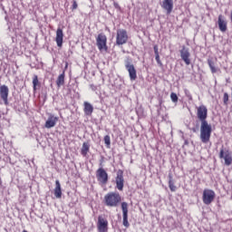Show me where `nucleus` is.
Masks as SVG:
<instances>
[{"mask_svg": "<svg viewBox=\"0 0 232 232\" xmlns=\"http://www.w3.org/2000/svg\"><path fill=\"white\" fill-rule=\"evenodd\" d=\"M108 38L106 37V34L104 33H101L98 34L96 38V45L98 47V50L100 52H108Z\"/></svg>", "mask_w": 232, "mask_h": 232, "instance_id": "obj_3", "label": "nucleus"}, {"mask_svg": "<svg viewBox=\"0 0 232 232\" xmlns=\"http://www.w3.org/2000/svg\"><path fill=\"white\" fill-rule=\"evenodd\" d=\"M170 99L172 102H179V96H177V93L175 92L170 93Z\"/></svg>", "mask_w": 232, "mask_h": 232, "instance_id": "obj_27", "label": "nucleus"}, {"mask_svg": "<svg viewBox=\"0 0 232 232\" xmlns=\"http://www.w3.org/2000/svg\"><path fill=\"white\" fill-rule=\"evenodd\" d=\"M155 60L158 63L159 66L162 67V62L160 61V55H155Z\"/></svg>", "mask_w": 232, "mask_h": 232, "instance_id": "obj_28", "label": "nucleus"}, {"mask_svg": "<svg viewBox=\"0 0 232 232\" xmlns=\"http://www.w3.org/2000/svg\"><path fill=\"white\" fill-rule=\"evenodd\" d=\"M1 6H2L3 10H5V6H3V5H1Z\"/></svg>", "mask_w": 232, "mask_h": 232, "instance_id": "obj_33", "label": "nucleus"}, {"mask_svg": "<svg viewBox=\"0 0 232 232\" xmlns=\"http://www.w3.org/2000/svg\"><path fill=\"white\" fill-rule=\"evenodd\" d=\"M169 188L170 191H177V186H175V182L173 181V175L169 174Z\"/></svg>", "mask_w": 232, "mask_h": 232, "instance_id": "obj_23", "label": "nucleus"}, {"mask_svg": "<svg viewBox=\"0 0 232 232\" xmlns=\"http://www.w3.org/2000/svg\"><path fill=\"white\" fill-rule=\"evenodd\" d=\"M128 43V31L125 29H117L116 44L117 46H122Z\"/></svg>", "mask_w": 232, "mask_h": 232, "instance_id": "obj_5", "label": "nucleus"}, {"mask_svg": "<svg viewBox=\"0 0 232 232\" xmlns=\"http://www.w3.org/2000/svg\"><path fill=\"white\" fill-rule=\"evenodd\" d=\"M54 197L56 198H63V191L61 190V182L59 181V179L55 180Z\"/></svg>", "mask_w": 232, "mask_h": 232, "instance_id": "obj_20", "label": "nucleus"}, {"mask_svg": "<svg viewBox=\"0 0 232 232\" xmlns=\"http://www.w3.org/2000/svg\"><path fill=\"white\" fill-rule=\"evenodd\" d=\"M219 159H224L226 166H231L232 155L231 151L227 149H224V146L220 149Z\"/></svg>", "mask_w": 232, "mask_h": 232, "instance_id": "obj_8", "label": "nucleus"}, {"mask_svg": "<svg viewBox=\"0 0 232 232\" xmlns=\"http://www.w3.org/2000/svg\"><path fill=\"white\" fill-rule=\"evenodd\" d=\"M115 182L116 189H118L119 191H122L124 189V171H122V169H118L116 173Z\"/></svg>", "mask_w": 232, "mask_h": 232, "instance_id": "obj_9", "label": "nucleus"}, {"mask_svg": "<svg viewBox=\"0 0 232 232\" xmlns=\"http://www.w3.org/2000/svg\"><path fill=\"white\" fill-rule=\"evenodd\" d=\"M154 53H155V55H159V46H157V45H154Z\"/></svg>", "mask_w": 232, "mask_h": 232, "instance_id": "obj_31", "label": "nucleus"}, {"mask_svg": "<svg viewBox=\"0 0 232 232\" xmlns=\"http://www.w3.org/2000/svg\"><path fill=\"white\" fill-rule=\"evenodd\" d=\"M103 140L107 148H110V146H111V139L110 138V135L104 136Z\"/></svg>", "mask_w": 232, "mask_h": 232, "instance_id": "obj_25", "label": "nucleus"}, {"mask_svg": "<svg viewBox=\"0 0 232 232\" xmlns=\"http://www.w3.org/2000/svg\"><path fill=\"white\" fill-rule=\"evenodd\" d=\"M179 53L185 64H187V66H189L191 64V59H189V57H191V53H189V48L186 47V45H182Z\"/></svg>", "mask_w": 232, "mask_h": 232, "instance_id": "obj_10", "label": "nucleus"}, {"mask_svg": "<svg viewBox=\"0 0 232 232\" xmlns=\"http://www.w3.org/2000/svg\"><path fill=\"white\" fill-rule=\"evenodd\" d=\"M8 93H10V90L8 89V86L6 85L0 86V97L5 106H8Z\"/></svg>", "mask_w": 232, "mask_h": 232, "instance_id": "obj_14", "label": "nucleus"}, {"mask_svg": "<svg viewBox=\"0 0 232 232\" xmlns=\"http://www.w3.org/2000/svg\"><path fill=\"white\" fill-rule=\"evenodd\" d=\"M78 5H77V1L76 0H72V10L73 11V10H77V8H78Z\"/></svg>", "mask_w": 232, "mask_h": 232, "instance_id": "obj_29", "label": "nucleus"}, {"mask_svg": "<svg viewBox=\"0 0 232 232\" xmlns=\"http://www.w3.org/2000/svg\"><path fill=\"white\" fill-rule=\"evenodd\" d=\"M96 179L99 184H102V186H106V184H108V172H106L104 168L101 167L96 170Z\"/></svg>", "mask_w": 232, "mask_h": 232, "instance_id": "obj_6", "label": "nucleus"}, {"mask_svg": "<svg viewBox=\"0 0 232 232\" xmlns=\"http://www.w3.org/2000/svg\"><path fill=\"white\" fill-rule=\"evenodd\" d=\"M218 24L220 32L227 31V23L225 21L224 16L222 14L218 15Z\"/></svg>", "mask_w": 232, "mask_h": 232, "instance_id": "obj_15", "label": "nucleus"}, {"mask_svg": "<svg viewBox=\"0 0 232 232\" xmlns=\"http://www.w3.org/2000/svg\"><path fill=\"white\" fill-rule=\"evenodd\" d=\"M228 102H229V94L227 92H225L223 95V104L225 106H227Z\"/></svg>", "mask_w": 232, "mask_h": 232, "instance_id": "obj_26", "label": "nucleus"}, {"mask_svg": "<svg viewBox=\"0 0 232 232\" xmlns=\"http://www.w3.org/2000/svg\"><path fill=\"white\" fill-rule=\"evenodd\" d=\"M161 7L167 11V14H171L173 12V0H164Z\"/></svg>", "mask_w": 232, "mask_h": 232, "instance_id": "obj_16", "label": "nucleus"}, {"mask_svg": "<svg viewBox=\"0 0 232 232\" xmlns=\"http://www.w3.org/2000/svg\"><path fill=\"white\" fill-rule=\"evenodd\" d=\"M37 86H41V83L39 82V77L34 74L33 77V88H34V92L37 91Z\"/></svg>", "mask_w": 232, "mask_h": 232, "instance_id": "obj_24", "label": "nucleus"}, {"mask_svg": "<svg viewBox=\"0 0 232 232\" xmlns=\"http://www.w3.org/2000/svg\"><path fill=\"white\" fill-rule=\"evenodd\" d=\"M125 69L129 72V77L130 81H136L137 80V69H135V65L131 63V59L127 58L124 61Z\"/></svg>", "mask_w": 232, "mask_h": 232, "instance_id": "obj_4", "label": "nucleus"}, {"mask_svg": "<svg viewBox=\"0 0 232 232\" xmlns=\"http://www.w3.org/2000/svg\"><path fill=\"white\" fill-rule=\"evenodd\" d=\"M197 117L201 122L200 140L203 144H208V142H209V139H211V132L213 131V129L211 128V124H209L206 120L208 119V107H206V105L197 107Z\"/></svg>", "mask_w": 232, "mask_h": 232, "instance_id": "obj_1", "label": "nucleus"}, {"mask_svg": "<svg viewBox=\"0 0 232 232\" xmlns=\"http://www.w3.org/2000/svg\"><path fill=\"white\" fill-rule=\"evenodd\" d=\"M64 72H63L62 74H60L56 80V86L58 88H61L62 86H64Z\"/></svg>", "mask_w": 232, "mask_h": 232, "instance_id": "obj_22", "label": "nucleus"}, {"mask_svg": "<svg viewBox=\"0 0 232 232\" xmlns=\"http://www.w3.org/2000/svg\"><path fill=\"white\" fill-rule=\"evenodd\" d=\"M215 191L209 188H205L203 190V196H202V200L203 203L206 206H209V204H211L213 202V200H215Z\"/></svg>", "mask_w": 232, "mask_h": 232, "instance_id": "obj_7", "label": "nucleus"}, {"mask_svg": "<svg viewBox=\"0 0 232 232\" xmlns=\"http://www.w3.org/2000/svg\"><path fill=\"white\" fill-rule=\"evenodd\" d=\"M185 93L189 101H193V96H191V92H189V91L185 90Z\"/></svg>", "mask_w": 232, "mask_h": 232, "instance_id": "obj_30", "label": "nucleus"}, {"mask_svg": "<svg viewBox=\"0 0 232 232\" xmlns=\"http://www.w3.org/2000/svg\"><path fill=\"white\" fill-rule=\"evenodd\" d=\"M83 111L84 114L88 117L92 116V113H93V105L88 102H83Z\"/></svg>", "mask_w": 232, "mask_h": 232, "instance_id": "obj_19", "label": "nucleus"}, {"mask_svg": "<svg viewBox=\"0 0 232 232\" xmlns=\"http://www.w3.org/2000/svg\"><path fill=\"white\" fill-rule=\"evenodd\" d=\"M121 211H122V217H123L122 225L124 226V227H130V222L128 221V203L127 202H121Z\"/></svg>", "mask_w": 232, "mask_h": 232, "instance_id": "obj_13", "label": "nucleus"}, {"mask_svg": "<svg viewBox=\"0 0 232 232\" xmlns=\"http://www.w3.org/2000/svg\"><path fill=\"white\" fill-rule=\"evenodd\" d=\"M97 229L98 232H108V219L102 218V216H99Z\"/></svg>", "mask_w": 232, "mask_h": 232, "instance_id": "obj_11", "label": "nucleus"}, {"mask_svg": "<svg viewBox=\"0 0 232 232\" xmlns=\"http://www.w3.org/2000/svg\"><path fill=\"white\" fill-rule=\"evenodd\" d=\"M91 88H92V90H95V86L93 85H91Z\"/></svg>", "mask_w": 232, "mask_h": 232, "instance_id": "obj_32", "label": "nucleus"}, {"mask_svg": "<svg viewBox=\"0 0 232 232\" xmlns=\"http://www.w3.org/2000/svg\"><path fill=\"white\" fill-rule=\"evenodd\" d=\"M57 122H59V117L49 113L48 119L45 121V128H47V130H50L51 128H55V125L57 124Z\"/></svg>", "mask_w": 232, "mask_h": 232, "instance_id": "obj_12", "label": "nucleus"}, {"mask_svg": "<svg viewBox=\"0 0 232 232\" xmlns=\"http://www.w3.org/2000/svg\"><path fill=\"white\" fill-rule=\"evenodd\" d=\"M122 198L119 192H109L104 196L103 203L107 208H119Z\"/></svg>", "mask_w": 232, "mask_h": 232, "instance_id": "obj_2", "label": "nucleus"}, {"mask_svg": "<svg viewBox=\"0 0 232 232\" xmlns=\"http://www.w3.org/2000/svg\"><path fill=\"white\" fill-rule=\"evenodd\" d=\"M63 37H64V34H63V29L58 28L56 31V44L58 48H63Z\"/></svg>", "mask_w": 232, "mask_h": 232, "instance_id": "obj_18", "label": "nucleus"}, {"mask_svg": "<svg viewBox=\"0 0 232 232\" xmlns=\"http://www.w3.org/2000/svg\"><path fill=\"white\" fill-rule=\"evenodd\" d=\"M8 30H10V26L8 27Z\"/></svg>", "mask_w": 232, "mask_h": 232, "instance_id": "obj_34", "label": "nucleus"}, {"mask_svg": "<svg viewBox=\"0 0 232 232\" xmlns=\"http://www.w3.org/2000/svg\"><path fill=\"white\" fill-rule=\"evenodd\" d=\"M208 64L210 68L211 73H217V72H218V67H217V58H208Z\"/></svg>", "mask_w": 232, "mask_h": 232, "instance_id": "obj_17", "label": "nucleus"}, {"mask_svg": "<svg viewBox=\"0 0 232 232\" xmlns=\"http://www.w3.org/2000/svg\"><path fill=\"white\" fill-rule=\"evenodd\" d=\"M89 151H90V143L83 142L82 149H81V155H82V157H86V155H88Z\"/></svg>", "mask_w": 232, "mask_h": 232, "instance_id": "obj_21", "label": "nucleus"}]
</instances>
